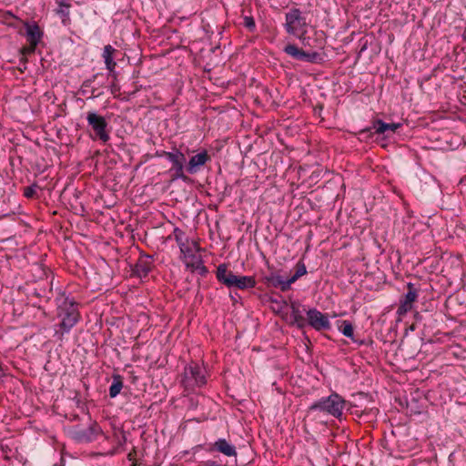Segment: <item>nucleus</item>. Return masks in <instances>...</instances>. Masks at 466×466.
<instances>
[{
	"instance_id": "16",
	"label": "nucleus",
	"mask_w": 466,
	"mask_h": 466,
	"mask_svg": "<svg viewBox=\"0 0 466 466\" xmlns=\"http://www.w3.org/2000/svg\"><path fill=\"white\" fill-rule=\"evenodd\" d=\"M152 269V263L149 257L139 258L135 265L132 267V276L143 279L147 277Z\"/></svg>"
},
{
	"instance_id": "9",
	"label": "nucleus",
	"mask_w": 466,
	"mask_h": 466,
	"mask_svg": "<svg viewBox=\"0 0 466 466\" xmlns=\"http://www.w3.org/2000/svg\"><path fill=\"white\" fill-rule=\"evenodd\" d=\"M103 431L96 421H93L86 429H75L73 439L79 443H89L97 439Z\"/></svg>"
},
{
	"instance_id": "6",
	"label": "nucleus",
	"mask_w": 466,
	"mask_h": 466,
	"mask_svg": "<svg viewBox=\"0 0 466 466\" xmlns=\"http://www.w3.org/2000/svg\"><path fill=\"white\" fill-rule=\"evenodd\" d=\"M307 325L310 326L316 331L329 330L331 323L328 314L320 312L316 308H311L306 311Z\"/></svg>"
},
{
	"instance_id": "43",
	"label": "nucleus",
	"mask_w": 466,
	"mask_h": 466,
	"mask_svg": "<svg viewBox=\"0 0 466 466\" xmlns=\"http://www.w3.org/2000/svg\"><path fill=\"white\" fill-rule=\"evenodd\" d=\"M170 238H171V235H168V237H167V238L162 237V239H163L162 242L166 243Z\"/></svg>"
},
{
	"instance_id": "12",
	"label": "nucleus",
	"mask_w": 466,
	"mask_h": 466,
	"mask_svg": "<svg viewBox=\"0 0 466 466\" xmlns=\"http://www.w3.org/2000/svg\"><path fill=\"white\" fill-rule=\"evenodd\" d=\"M207 451L210 453L219 452L227 457H237L236 447L223 438H219L215 442L209 443Z\"/></svg>"
},
{
	"instance_id": "35",
	"label": "nucleus",
	"mask_w": 466,
	"mask_h": 466,
	"mask_svg": "<svg viewBox=\"0 0 466 466\" xmlns=\"http://www.w3.org/2000/svg\"><path fill=\"white\" fill-rule=\"evenodd\" d=\"M69 7V5L61 2L59 3V9L57 10V13L63 15L64 16H68Z\"/></svg>"
},
{
	"instance_id": "15",
	"label": "nucleus",
	"mask_w": 466,
	"mask_h": 466,
	"mask_svg": "<svg viewBox=\"0 0 466 466\" xmlns=\"http://www.w3.org/2000/svg\"><path fill=\"white\" fill-rule=\"evenodd\" d=\"M25 27V36L28 44H32V46H37L43 37V31L39 27L36 23H23Z\"/></svg>"
},
{
	"instance_id": "22",
	"label": "nucleus",
	"mask_w": 466,
	"mask_h": 466,
	"mask_svg": "<svg viewBox=\"0 0 466 466\" xmlns=\"http://www.w3.org/2000/svg\"><path fill=\"white\" fill-rule=\"evenodd\" d=\"M115 52H116V49L110 45L105 46L104 50H103L102 56L104 58L106 67L109 72H113L116 66V63L114 61Z\"/></svg>"
},
{
	"instance_id": "33",
	"label": "nucleus",
	"mask_w": 466,
	"mask_h": 466,
	"mask_svg": "<svg viewBox=\"0 0 466 466\" xmlns=\"http://www.w3.org/2000/svg\"><path fill=\"white\" fill-rule=\"evenodd\" d=\"M267 301L278 305V308L279 310L282 309L283 307L288 306V303L285 300L278 299L274 298L273 296H268V298L267 299Z\"/></svg>"
},
{
	"instance_id": "40",
	"label": "nucleus",
	"mask_w": 466,
	"mask_h": 466,
	"mask_svg": "<svg viewBox=\"0 0 466 466\" xmlns=\"http://www.w3.org/2000/svg\"><path fill=\"white\" fill-rule=\"evenodd\" d=\"M138 236H139L138 239L147 241V237H149L150 235L145 234V235H138Z\"/></svg>"
},
{
	"instance_id": "8",
	"label": "nucleus",
	"mask_w": 466,
	"mask_h": 466,
	"mask_svg": "<svg viewBox=\"0 0 466 466\" xmlns=\"http://www.w3.org/2000/svg\"><path fill=\"white\" fill-rule=\"evenodd\" d=\"M160 156L166 157L171 163V171H174L173 179L187 180V176L184 174V164L186 162L185 155L179 150L176 149L172 152L163 151Z\"/></svg>"
},
{
	"instance_id": "41",
	"label": "nucleus",
	"mask_w": 466,
	"mask_h": 466,
	"mask_svg": "<svg viewBox=\"0 0 466 466\" xmlns=\"http://www.w3.org/2000/svg\"><path fill=\"white\" fill-rule=\"evenodd\" d=\"M62 238L65 242L67 240H70V238H71V237L66 234L62 235Z\"/></svg>"
},
{
	"instance_id": "44",
	"label": "nucleus",
	"mask_w": 466,
	"mask_h": 466,
	"mask_svg": "<svg viewBox=\"0 0 466 466\" xmlns=\"http://www.w3.org/2000/svg\"><path fill=\"white\" fill-rule=\"evenodd\" d=\"M53 466H65V462H64V460L62 459L61 460V462L58 464V463H56L54 464Z\"/></svg>"
},
{
	"instance_id": "36",
	"label": "nucleus",
	"mask_w": 466,
	"mask_h": 466,
	"mask_svg": "<svg viewBox=\"0 0 466 466\" xmlns=\"http://www.w3.org/2000/svg\"><path fill=\"white\" fill-rule=\"evenodd\" d=\"M350 339L352 340L353 343L357 344L358 346H362V345L370 346L373 344L372 339H356L355 336H353V339Z\"/></svg>"
},
{
	"instance_id": "45",
	"label": "nucleus",
	"mask_w": 466,
	"mask_h": 466,
	"mask_svg": "<svg viewBox=\"0 0 466 466\" xmlns=\"http://www.w3.org/2000/svg\"><path fill=\"white\" fill-rule=\"evenodd\" d=\"M415 318L417 321H420L421 319V317L419 316V313H416Z\"/></svg>"
},
{
	"instance_id": "3",
	"label": "nucleus",
	"mask_w": 466,
	"mask_h": 466,
	"mask_svg": "<svg viewBox=\"0 0 466 466\" xmlns=\"http://www.w3.org/2000/svg\"><path fill=\"white\" fill-rule=\"evenodd\" d=\"M206 383V371L198 363L191 362L185 367L181 379V386L185 391L193 392L196 388H201Z\"/></svg>"
},
{
	"instance_id": "34",
	"label": "nucleus",
	"mask_w": 466,
	"mask_h": 466,
	"mask_svg": "<svg viewBox=\"0 0 466 466\" xmlns=\"http://www.w3.org/2000/svg\"><path fill=\"white\" fill-rule=\"evenodd\" d=\"M244 25L249 30L253 31L256 27L255 20L252 16L244 17Z\"/></svg>"
},
{
	"instance_id": "17",
	"label": "nucleus",
	"mask_w": 466,
	"mask_h": 466,
	"mask_svg": "<svg viewBox=\"0 0 466 466\" xmlns=\"http://www.w3.org/2000/svg\"><path fill=\"white\" fill-rule=\"evenodd\" d=\"M216 276L218 280L228 288H232L234 286L237 277V275L228 269V266L226 264H220L218 267Z\"/></svg>"
},
{
	"instance_id": "4",
	"label": "nucleus",
	"mask_w": 466,
	"mask_h": 466,
	"mask_svg": "<svg viewBox=\"0 0 466 466\" xmlns=\"http://www.w3.org/2000/svg\"><path fill=\"white\" fill-rule=\"evenodd\" d=\"M285 17L286 23L284 26L287 33L299 38H303L307 33L308 24L301 11L298 8H292L289 12L286 13Z\"/></svg>"
},
{
	"instance_id": "28",
	"label": "nucleus",
	"mask_w": 466,
	"mask_h": 466,
	"mask_svg": "<svg viewBox=\"0 0 466 466\" xmlns=\"http://www.w3.org/2000/svg\"><path fill=\"white\" fill-rule=\"evenodd\" d=\"M299 277L294 273L290 278L284 279V285L282 286V292L288 291L290 289L291 284L295 283Z\"/></svg>"
},
{
	"instance_id": "24",
	"label": "nucleus",
	"mask_w": 466,
	"mask_h": 466,
	"mask_svg": "<svg viewBox=\"0 0 466 466\" xmlns=\"http://www.w3.org/2000/svg\"><path fill=\"white\" fill-rule=\"evenodd\" d=\"M257 282L254 277L251 276H237L233 287L239 289H247L254 288Z\"/></svg>"
},
{
	"instance_id": "39",
	"label": "nucleus",
	"mask_w": 466,
	"mask_h": 466,
	"mask_svg": "<svg viewBox=\"0 0 466 466\" xmlns=\"http://www.w3.org/2000/svg\"><path fill=\"white\" fill-rule=\"evenodd\" d=\"M454 460H455V454L451 453V455L449 456V461H450V462L452 463L453 466H456V464L454 463Z\"/></svg>"
},
{
	"instance_id": "7",
	"label": "nucleus",
	"mask_w": 466,
	"mask_h": 466,
	"mask_svg": "<svg viewBox=\"0 0 466 466\" xmlns=\"http://www.w3.org/2000/svg\"><path fill=\"white\" fill-rule=\"evenodd\" d=\"M86 121L96 133V137L103 143H106L110 139L109 134L106 131L107 122L104 116L96 112H88Z\"/></svg>"
},
{
	"instance_id": "32",
	"label": "nucleus",
	"mask_w": 466,
	"mask_h": 466,
	"mask_svg": "<svg viewBox=\"0 0 466 466\" xmlns=\"http://www.w3.org/2000/svg\"><path fill=\"white\" fill-rule=\"evenodd\" d=\"M195 272L199 274L201 277H205L208 273V268L204 265L203 258H198V266Z\"/></svg>"
},
{
	"instance_id": "21",
	"label": "nucleus",
	"mask_w": 466,
	"mask_h": 466,
	"mask_svg": "<svg viewBox=\"0 0 466 466\" xmlns=\"http://www.w3.org/2000/svg\"><path fill=\"white\" fill-rule=\"evenodd\" d=\"M400 127V124L399 123L387 124L380 119H377L373 122L371 128L375 130L376 134H384L387 131L394 133Z\"/></svg>"
},
{
	"instance_id": "2",
	"label": "nucleus",
	"mask_w": 466,
	"mask_h": 466,
	"mask_svg": "<svg viewBox=\"0 0 466 466\" xmlns=\"http://www.w3.org/2000/svg\"><path fill=\"white\" fill-rule=\"evenodd\" d=\"M347 406V401L337 392H332L328 397H322L314 401L308 409V412H322L341 420L342 410Z\"/></svg>"
},
{
	"instance_id": "29",
	"label": "nucleus",
	"mask_w": 466,
	"mask_h": 466,
	"mask_svg": "<svg viewBox=\"0 0 466 466\" xmlns=\"http://www.w3.org/2000/svg\"><path fill=\"white\" fill-rule=\"evenodd\" d=\"M36 188H38V186L36 184L25 187L24 196L27 198H35L36 196Z\"/></svg>"
},
{
	"instance_id": "42",
	"label": "nucleus",
	"mask_w": 466,
	"mask_h": 466,
	"mask_svg": "<svg viewBox=\"0 0 466 466\" xmlns=\"http://www.w3.org/2000/svg\"><path fill=\"white\" fill-rule=\"evenodd\" d=\"M5 376L3 366H0V381L2 380V378Z\"/></svg>"
},
{
	"instance_id": "37",
	"label": "nucleus",
	"mask_w": 466,
	"mask_h": 466,
	"mask_svg": "<svg viewBox=\"0 0 466 466\" xmlns=\"http://www.w3.org/2000/svg\"><path fill=\"white\" fill-rule=\"evenodd\" d=\"M36 46H32V44H28L27 46H24L21 49V53L23 56L31 55V54L35 53Z\"/></svg>"
},
{
	"instance_id": "46",
	"label": "nucleus",
	"mask_w": 466,
	"mask_h": 466,
	"mask_svg": "<svg viewBox=\"0 0 466 466\" xmlns=\"http://www.w3.org/2000/svg\"><path fill=\"white\" fill-rule=\"evenodd\" d=\"M230 297H231V299L233 300V302L235 303L237 301V299L235 296H233L232 294H230Z\"/></svg>"
},
{
	"instance_id": "13",
	"label": "nucleus",
	"mask_w": 466,
	"mask_h": 466,
	"mask_svg": "<svg viewBox=\"0 0 466 466\" xmlns=\"http://www.w3.org/2000/svg\"><path fill=\"white\" fill-rule=\"evenodd\" d=\"M284 52L290 56L291 57L298 59L299 61H306V62H316L317 59L319 57V54L317 52H311L308 53L304 50L299 48L296 45L289 44L285 46Z\"/></svg>"
},
{
	"instance_id": "48",
	"label": "nucleus",
	"mask_w": 466,
	"mask_h": 466,
	"mask_svg": "<svg viewBox=\"0 0 466 466\" xmlns=\"http://www.w3.org/2000/svg\"><path fill=\"white\" fill-rule=\"evenodd\" d=\"M256 236H257V235H254V241L256 242V244H258V241H257Z\"/></svg>"
},
{
	"instance_id": "47",
	"label": "nucleus",
	"mask_w": 466,
	"mask_h": 466,
	"mask_svg": "<svg viewBox=\"0 0 466 466\" xmlns=\"http://www.w3.org/2000/svg\"><path fill=\"white\" fill-rule=\"evenodd\" d=\"M462 37H463V39L466 41V27H465V30H464V32H463Z\"/></svg>"
},
{
	"instance_id": "51",
	"label": "nucleus",
	"mask_w": 466,
	"mask_h": 466,
	"mask_svg": "<svg viewBox=\"0 0 466 466\" xmlns=\"http://www.w3.org/2000/svg\"><path fill=\"white\" fill-rule=\"evenodd\" d=\"M410 329L413 330L414 329V325H411L410 326Z\"/></svg>"
},
{
	"instance_id": "10",
	"label": "nucleus",
	"mask_w": 466,
	"mask_h": 466,
	"mask_svg": "<svg viewBox=\"0 0 466 466\" xmlns=\"http://www.w3.org/2000/svg\"><path fill=\"white\" fill-rule=\"evenodd\" d=\"M419 290L415 283L409 282L407 284V292L400 298V305L397 309L399 316L405 315L412 309V304L418 298Z\"/></svg>"
},
{
	"instance_id": "26",
	"label": "nucleus",
	"mask_w": 466,
	"mask_h": 466,
	"mask_svg": "<svg viewBox=\"0 0 466 466\" xmlns=\"http://www.w3.org/2000/svg\"><path fill=\"white\" fill-rule=\"evenodd\" d=\"M198 258H202V257L198 256L194 258L184 259L183 261L187 268H189L191 272H195L197 270V267L198 266Z\"/></svg>"
},
{
	"instance_id": "14",
	"label": "nucleus",
	"mask_w": 466,
	"mask_h": 466,
	"mask_svg": "<svg viewBox=\"0 0 466 466\" xmlns=\"http://www.w3.org/2000/svg\"><path fill=\"white\" fill-rule=\"evenodd\" d=\"M300 307L301 304L298 300L290 302V318L292 319L290 325H295L298 329H303L307 326V318L304 317L303 312L307 310L305 309L301 310Z\"/></svg>"
},
{
	"instance_id": "31",
	"label": "nucleus",
	"mask_w": 466,
	"mask_h": 466,
	"mask_svg": "<svg viewBox=\"0 0 466 466\" xmlns=\"http://www.w3.org/2000/svg\"><path fill=\"white\" fill-rule=\"evenodd\" d=\"M347 405V411H349L350 414H355L359 417H362L363 415H369V413H365L364 410L360 411L357 405H353L348 402Z\"/></svg>"
},
{
	"instance_id": "25",
	"label": "nucleus",
	"mask_w": 466,
	"mask_h": 466,
	"mask_svg": "<svg viewBox=\"0 0 466 466\" xmlns=\"http://www.w3.org/2000/svg\"><path fill=\"white\" fill-rule=\"evenodd\" d=\"M339 330L347 338L353 339L354 326L350 320H338Z\"/></svg>"
},
{
	"instance_id": "27",
	"label": "nucleus",
	"mask_w": 466,
	"mask_h": 466,
	"mask_svg": "<svg viewBox=\"0 0 466 466\" xmlns=\"http://www.w3.org/2000/svg\"><path fill=\"white\" fill-rule=\"evenodd\" d=\"M299 277L294 273L290 278L284 279V285L282 286V292L288 291L290 289L291 284L295 283Z\"/></svg>"
},
{
	"instance_id": "52",
	"label": "nucleus",
	"mask_w": 466,
	"mask_h": 466,
	"mask_svg": "<svg viewBox=\"0 0 466 466\" xmlns=\"http://www.w3.org/2000/svg\"><path fill=\"white\" fill-rule=\"evenodd\" d=\"M9 15H10L11 17H15V16L14 15H12L11 13H9Z\"/></svg>"
},
{
	"instance_id": "53",
	"label": "nucleus",
	"mask_w": 466,
	"mask_h": 466,
	"mask_svg": "<svg viewBox=\"0 0 466 466\" xmlns=\"http://www.w3.org/2000/svg\"><path fill=\"white\" fill-rule=\"evenodd\" d=\"M0 366H2V364L0 363Z\"/></svg>"
},
{
	"instance_id": "11",
	"label": "nucleus",
	"mask_w": 466,
	"mask_h": 466,
	"mask_svg": "<svg viewBox=\"0 0 466 466\" xmlns=\"http://www.w3.org/2000/svg\"><path fill=\"white\" fill-rule=\"evenodd\" d=\"M94 279L99 286H107L112 279L113 271L105 258L97 260Z\"/></svg>"
},
{
	"instance_id": "38",
	"label": "nucleus",
	"mask_w": 466,
	"mask_h": 466,
	"mask_svg": "<svg viewBox=\"0 0 466 466\" xmlns=\"http://www.w3.org/2000/svg\"><path fill=\"white\" fill-rule=\"evenodd\" d=\"M136 457H137V451H136V448L134 447L132 449V451L127 454V460L129 461H132V466H136L137 463H136Z\"/></svg>"
},
{
	"instance_id": "49",
	"label": "nucleus",
	"mask_w": 466,
	"mask_h": 466,
	"mask_svg": "<svg viewBox=\"0 0 466 466\" xmlns=\"http://www.w3.org/2000/svg\"><path fill=\"white\" fill-rule=\"evenodd\" d=\"M22 61L24 62V64L26 63V58H23Z\"/></svg>"
},
{
	"instance_id": "20",
	"label": "nucleus",
	"mask_w": 466,
	"mask_h": 466,
	"mask_svg": "<svg viewBox=\"0 0 466 466\" xmlns=\"http://www.w3.org/2000/svg\"><path fill=\"white\" fill-rule=\"evenodd\" d=\"M28 296L39 299L40 302H48L52 298V289H47L46 284L38 283Z\"/></svg>"
},
{
	"instance_id": "23",
	"label": "nucleus",
	"mask_w": 466,
	"mask_h": 466,
	"mask_svg": "<svg viewBox=\"0 0 466 466\" xmlns=\"http://www.w3.org/2000/svg\"><path fill=\"white\" fill-rule=\"evenodd\" d=\"M124 387L123 377L120 374L112 375V383L109 387V397L116 398Z\"/></svg>"
},
{
	"instance_id": "19",
	"label": "nucleus",
	"mask_w": 466,
	"mask_h": 466,
	"mask_svg": "<svg viewBox=\"0 0 466 466\" xmlns=\"http://www.w3.org/2000/svg\"><path fill=\"white\" fill-rule=\"evenodd\" d=\"M208 160H210V157L208 155V152H200L193 156L189 159L187 169L190 174H194L199 169L200 167L204 166Z\"/></svg>"
},
{
	"instance_id": "18",
	"label": "nucleus",
	"mask_w": 466,
	"mask_h": 466,
	"mask_svg": "<svg viewBox=\"0 0 466 466\" xmlns=\"http://www.w3.org/2000/svg\"><path fill=\"white\" fill-rule=\"evenodd\" d=\"M261 281L267 288L279 289L282 291L284 277L279 274V270H273L269 274L262 276Z\"/></svg>"
},
{
	"instance_id": "1",
	"label": "nucleus",
	"mask_w": 466,
	"mask_h": 466,
	"mask_svg": "<svg viewBox=\"0 0 466 466\" xmlns=\"http://www.w3.org/2000/svg\"><path fill=\"white\" fill-rule=\"evenodd\" d=\"M56 316L61 319L59 328L62 335L68 333L71 329L80 320L81 315L78 309L79 303L73 298L65 297L57 298Z\"/></svg>"
},
{
	"instance_id": "50",
	"label": "nucleus",
	"mask_w": 466,
	"mask_h": 466,
	"mask_svg": "<svg viewBox=\"0 0 466 466\" xmlns=\"http://www.w3.org/2000/svg\"><path fill=\"white\" fill-rule=\"evenodd\" d=\"M178 229L175 228L173 233H177Z\"/></svg>"
},
{
	"instance_id": "30",
	"label": "nucleus",
	"mask_w": 466,
	"mask_h": 466,
	"mask_svg": "<svg viewBox=\"0 0 466 466\" xmlns=\"http://www.w3.org/2000/svg\"><path fill=\"white\" fill-rule=\"evenodd\" d=\"M295 273L300 278L307 274V268L302 259L299 260L295 266Z\"/></svg>"
},
{
	"instance_id": "5",
	"label": "nucleus",
	"mask_w": 466,
	"mask_h": 466,
	"mask_svg": "<svg viewBox=\"0 0 466 466\" xmlns=\"http://www.w3.org/2000/svg\"><path fill=\"white\" fill-rule=\"evenodd\" d=\"M175 240L180 249L182 260L194 258L201 256L200 252L205 251L200 247V238L198 237H190L189 235H174Z\"/></svg>"
}]
</instances>
